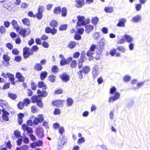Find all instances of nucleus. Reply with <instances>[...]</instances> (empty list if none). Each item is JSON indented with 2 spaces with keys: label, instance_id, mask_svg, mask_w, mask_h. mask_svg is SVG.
Here are the masks:
<instances>
[{
  "label": "nucleus",
  "instance_id": "b1692460",
  "mask_svg": "<svg viewBox=\"0 0 150 150\" xmlns=\"http://www.w3.org/2000/svg\"><path fill=\"white\" fill-rule=\"evenodd\" d=\"M124 39L128 43L131 42L132 40V38L130 36L127 35H124Z\"/></svg>",
  "mask_w": 150,
  "mask_h": 150
},
{
  "label": "nucleus",
  "instance_id": "c9c22d12",
  "mask_svg": "<svg viewBox=\"0 0 150 150\" xmlns=\"http://www.w3.org/2000/svg\"><path fill=\"white\" fill-rule=\"evenodd\" d=\"M57 22L54 20H52L50 23V25L51 27H55L57 26Z\"/></svg>",
  "mask_w": 150,
  "mask_h": 150
},
{
  "label": "nucleus",
  "instance_id": "0e129e2a",
  "mask_svg": "<svg viewBox=\"0 0 150 150\" xmlns=\"http://www.w3.org/2000/svg\"><path fill=\"white\" fill-rule=\"evenodd\" d=\"M65 59L60 60V64L61 66H64L65 64H67Z\"/></svg>",
  "mask_w": 150,
  "mask_h": 150
},
{
  "label": "nucleus",
  "instance_id": "9b49d317",
  "mask_svg": "<svg viewBox=\"0 0 150 150\" xmlns=\"http://www.w3.org/2000/svg\"><path fill=\"white\" fill-rule=\"evenodd\" d=\"M64 132V127H59V133L61 134L60 136L59 139V140H60L61 144L63 145L64 144V142H63L61 140L62 139H63V136L62 135L63 133Z\"/></svg>",
  "mask_w": 150,
  "mask_h": 150
},
{
  "label": "nucleus",
  "instance_id": "20e7f679",
  "mask_svg": "<svg viewBox=\"0 0 150 150\" xmlns=\"http://www.w3.org/2000/svg\"><path fill=\"white\" fill-rule=\"evenodd\" d=\"M44 120L43 116L42 115H39L34 119L33 123L36 125H38L39 123H42Z\"/></svg>",
  "mask_w": 150,
  "mask_h": 150
},
{
  "label": "nucleus",
  "instance_id": "8fccbe9b",
  "mask_svg": "<svg viewBox=\"0 0 150 150\" xmlns=\"http://www.w3.org/2000/svg\"><path fill=\"white\" fill-rule=\"evenodd\" d=\"M45 9V7L43 6H39L38 8V12L42 13Z\"/></svg>",
  "mask_w": 150,
  "mask_h": 150
},
{
  "label": "nucleus",
  "instance_id": "ddd939ff",
  "mask_svg": "<svg viewBox=\"0 0 150 150\" xmlns=\"http://www.w3.org/2000/svg\"><path fill=\"white\" fill-rule=\"evenodd\" d=\"M11 24L16 31L18 32L20 30V27L18 24L17 22L15 20H13L11 21Z\"/></svg>",
  "mask_w": 150,
  "mask_h": 150
},
{
  "label": "nucleus",
  "instance_id": "f03ea898",
  "mask_svg": "<svg viewBox=\"0 0 150 150\" xmlns=\"http://www.w3.org/2000/svg\"><path fill=\"white\" fill-rule=\"evenodd\" d=\"M77 18L78 21L77 23V25L78 26L84 25L90 22L89 19L87 18L86 19L83 16H78Z\"/></svg>",
  "mask_w": 150,
  "mask_h": 150
},
{
  "label": "nucleus",
  "instance_id": "ea45409f",
  "mask_svg": "<svg viewBox=\"0 0 150 150\" xmlns=\"http://www.w3.org/2000/svg\"><path fill=\"white\" fill-rule=\"evenodd\" d=\"M77 65V63L76 61L75 60H73L71 63L70 67L72 68H75L76 67Z\"/></svg>",
  "mask_w": 150,
  "mask_h": 150
},
{
  "label": "nucleus",
  "instance_id": "393cba45",
  "mask_svg": "<svg viewBox=\"0 0 150 150\" xmlns=\"http://www.w3.org/2000/svg\"><path fill=\"white\" fill-rule=\"evenodd\" d=\"M22 22L23 23L28 27H29L30 25V23L29 20L27 18H25L23 19L22 20Z\"/></svg>",
  "mask_w": 150,
  "mask_h": 150
},
{
  "label": "nucleus",
  "instance_id": "338daca9",
  "mask_svg": "<svg viewBox=\"0 0 150 150\" xmlns=\"http://www.w3.org/2000/svg\"><path fill=\"white\" fill-rule=\"evenodd\" d=\"M43 46L45 48H48L49 47V44L47 42H43L42 44Z\"/></svg>",
  "mask_w": 150,
  "mask_h": 150
},
{
  "label": "nucleus",
  "instance_id": "dca6fc26",
  "mask_svg": "<svg viewBox=\"0 0 150 150\" xmlns=\"http://www.w3.org/2000/svg\"><path fill=\"white\" fill-rule=\"evenodd\" d=\"M40 96H39V95L38 96L37 95H33L31 97V100H32V102L34 103L35 102H37L38 101H39L41 98Z\"/></svg>",
  "mask_w": 150,
  "mask_h": 150
},
{
  "label": "nucleus",
  "instance_id": "f704fd0d",
  "mask_svg": "<svg viewBox=\"0 0 150 150\" xmlns=\"http://www.w3.org/2000/svg\"><path fill=\"white\" fill-rule=\"evenodd\" d=\"M67 25L66 24L62 25H60L59 28V30L60 31H63L66 30L67 28Z\"/></svg>",
  "mask_w": 150,
  "mask_h": 150
},
{
  "label": "nucleus",
  "instance_id": "c756f323",
  "mask_svg": "<svg viewBox=\"0 0 150 150\" xmlns=\"http://www.w3.org/2000/svg\"><path fill=\"white\" fill-rule=\"evenodd\" d=\"M8 96L13 100H14L17 98V96L16 94L8 93Z\"/></svg>",
  "mask_w": 150,
  "mask_h": 150
},
{
  "label": "nucleus",
  "instance_id": "7ed1b4c3",
  "mask_svg": "<svg viewBox=\"0 0 150 150\" xmlns=\"http://www.w3.org/2000/svg\"><path fill=\"white\" fill-rule=\"evenodd\" d=\"M36 135L40 138H42L44 136V130L42 128L38 127L36 129Z\"/></svg>",
  "mask_w": 150,
  "mask_h": 150
},
{
  "label": "nucleus",
  "instance_id": "de8ad7c7",
  "mask_svg": "<svg viewBox=\"0 0 150 150\" xmlns=\"http://www.w3.org/2000/svg\"><path fill=\"white\" fill-rule=\"evenodd\" d=\"M30 100L28 98H26L24 100L23 103L25 106H27L30 103Z\"/></svg>",
  "mask_w": 150,
  "mask_h": 150
},
{
  "label": "nucleus",
  "instance_id": "6e6552de",
  "mask_svg": "<svg viewBox=\"0 0 150 150\" xmlns=\"http://www.w3.org/2000/svg\"><path fill=\"white\" fill-rule=\"evenodd\" d=\"M44 88L42 89V91L38 89L37 90V93L40 97H45L48 95L47 92Z\"/></svg>",
  "mask_w": 150,
  "mask_h": 150
},
{
  "label": "nucleus",
  "instance_id": "2f4dec72",
  "mask_svg": "<svg viewBox=\"0 0 150 150\" xmlns=\"http://www.w3.org/2000/svg\"><path fill=\"white\" fill-rule=\"evenodd\" d=\"M105 40L104 39H102L99 43V45H100V50H102L103 49V47L105 45Z\"/></svg>",
  "mask_w": 150,
  "mask_h": 150
},
{
  "label": "nucleus",
  "instance_id": "79ce46f5",
  "mask_svg": "<svg viewBox=\"0 0 150 150\" xmlns=\"http://www.w3.org/2000/svg\"><path fill=\"white\" fill-rule=\"evenodd\" d=\"M142 7V4H136L135 5V8L136 10L137 11H139Z\"/></svg>",
  "mask_w": 150,
  "mask_h": 150
},
{
  "label": "nucleus",
  "instance_id": "a878e982",
  "mask_svg": "<svg viewBox=\"0 0 150 150\" xmlns=\"http://www.w3.org/2000/svg\"><path fill=\"white\" fill-rule=\"evenodd\" d=\"M61 8L60 7L58 6L55 7L53 12L54 14H58L61 12Z\"/></svg>",
  "mask_w": 150,
  "mask_h": 150
},
{
  "label": "nucleus",
  "instance_id": "e433bc0d",
  "mask_svg": "<svg viewBox=\"0 0 150 150\" xmlns=\"http://www.w3.org/2000/svg\"><path fill=\"white\" fill-rule=\"evenodd\" d=\"M8 103L4 100L0 99V106L3 107L4 105L7 106Z\"/></svg>",
  "mask_w": 150,
  "mask_h": 150
},
{
  "label": "nucleus",
  "instance_id": "cd10ccee",
  "mask_svg": "<svg viewBox=\"0 0 150 150\" xmlns=\"http://www.w3.org/2000/svg\"><path fill=\"white\" fill-rule=\"evenodd\" d=\"M62 101L59 100H57L55 101H53L52 103V104L57 107H59V106L62 103Z\"/></svg>",
  "mask_w": 150,
  "mask_h": 150
},
{
  "label": "nucleus",
  "instance_id": "13d9d810",
  "mask_svg": "<svg viewBox=\"0 0 150 150\" xmlns=\"http://www.w3.org/2000/svg\"><path fill=\"white\" fill-rule=\"evenodd\" d=\"M36 17L38 19H41L42 17V13L38 12L36 14Z\"/></svg>",
  "mask_w": 150,
  "mask_h": 150
},
{
  "label": "nucleus",
  "instance_id": "f257e3e1",
  "mask_svg": "<svg viewBox=\"0 0 150 150\" xmlns=\"http://www.w3.org/2000/svg\"><path fill=\"white\" fill-rule=\"evenodd\" d=\"M110 93L113 94L114 93L113 96L110 97L108 100L109 103L113 102L118 100L120 98V94L118 92H116V88L115 86H112L110 89Z\"/></svg>",
  "mask_w": 150,
  "mask_h": 150
},
{
  "label": "nucleus",
  "instance_id": "473e14b6",
  "mask_svg": "<svg viewBox=\"0 0 150 150\" xmlns=\"http://www.w3.org/2000/svg\"><path fill=\"white\" fill-rule=\"evenodd\" d=\"M73 103V101L72 99L68 98L67 99V104L68 106H71Z\"/></svg>",
  "mask_w": 150,
  "mask_h": 150
},
{
  "label": "nucleus",
  "instance_id": "5701e85b",
  "mask_svg": "<svg viewBox=\"0 0 150 150\" xmlns=\"http://www.w3.org/2000/svg\"><path fill=\"white\" fill-rule=\"evenodd\" d=\"M61 12L62 17H65L67 15V10L66 7H63L62 8V10H61Z\"/></svg>",
  "mask_w": 150,
  "mask_h": 150
},
{
  "label": "nucleus",
  "instance_id": "4c0bfd02",
  "mask_svg": "<svg viewBox=\"0 0 150 150\" xmlns=\"http://www.w3.org/2000/svg\"><path fill=\"white\" fill-rule=\"evenodd\" d=\"M3 58L5 61L9 63L8 62L10 60V57L8 55L4 54L3 56Z\"/></svg>",
  "mask_w": 150,
  "mask_h": 150
},
{
  "label": "nucleus",
  "instance_id": "39448f33",
  "mask_svg": "<svg viewBox=\"0 0 150 150\" xmlns=\"http://www.w3.org/2000/svg\"><path fill=\"white\" fill-rule=\"evenodd\" d=\"M28 30H27L25 28H21L19 33L20 35H22V36L24 38L26 36L28 35L30 33V31L29 29H28Z\"/></svg>",
  "mask_w": 150,
  "mask_h": 150
},
{
  "label": "nucleus",
  "instance_id": "0eeeda50",
  "mask_svg": "<svg viewBox=\"0 0 150 150\" xmlns=\"http://www.w3.org/2000/svg\"><path fill=\"white\" fill-rule=\"evenodd\" d=\"M23 130L24 131H26L28 133H33V130L31 127H28L26 124H23L22 126Z\"/></svg>",
  "mask_w": 150,
  "mask_h": 150
},
{
  "label": "nucleus",
  "instance_id": "680f3d73",
  "mask_svg": "<svg viewBox=\"0 0 150 150\" xmlns=\"http://www.w3.org/2000/svg\"><path fill=\"white\" fill-rule=\"evenodd\" d=\"M144 82H141L137 83V87H136V89H138L139 88L142 87L144 84Z\"/></svg>",
  "mask_w": 150,
  "mask_h": 150
},
{
  "label": "nucleus",
  "instance_id": "49530a36",
  "mask_svg": "<svg viewBox=\"0 0 150 150\" xmlns=\"http://www.w3.org/2000/svg\"><path fill=\"white\" fill-rule=\"evenodd\" d=\"M59 70V69L56 65H54L52 68V71L54 73L57 72Z\"/></svg>",
  "mask_w": 150,
  "mask_h": 150
},
{
  "label": "nucleus",
  "instance_id": "1a4fd4ad",
  "mask_svg": "<svg viewBox=\"0 0 150 150\" xmlns=\"http://www.w3.org/2000/svg\"><path fill=\"white\" fill-rule=\"evenodd\" d=\"M2 111L3 119L6 121H8L9 120L8 115H9V113L4 109L2 110Z\"/></svg>",
  "mask_w": 150,
  "mask_h": 150
},
{
  "label": "nucleus",
  "instance_id": "864d4df0",
  "mask_svg": "<svg viewBox=\"0 0 150 150\" xmlns=\"http://www.w3.org/2000/svg\"><path fill=\"white\" fill-rule=\"evenodd\" d=\"M6 47L9 49L11 50L13 48V46L10 43H8L6 44Z\"/></svg>",
  "mask_w": 150,
  "mask_h": 150
},
{
  "label": "nucleus",
  "instance_id": "052dcab7",
  "mask_svg": "<svg viewBox=\"0 0 150 150\" xmlns=\"http://www.w3.org/2000/svg\"><path fill=\"white\" fill-rule=\"evenodd\" d=\"M55 76L53 75H51L49 77V80L52 82H54L55 81Z\"/></svg>",
  "mask_w": 150,
  "mask_h": 150
},
{
  "label": "nucleus",
  "instance_id": "4468645a",
  "mask_svg": "<svg viewBox=\"0 0 150 150\" xmlns=\"http://www.w3.org/2000/svg\"><path fill=\"white\" fill-rule=\"evenodd\" d=\"M16 77L18 79L19 81L21 82H23L24 81V77L22 74L19 72H17L16 74Z\"/></svg>",
  "mask_w": 150,
  "mask_h": 150
},
{
  "label": "nucleus",
  "instance_id": "37998d69",
  "mask_svg": "<svg viewBox=\"0 0 150 150\" xmlns=\"http://www.w3.org/2000/svg\"><path fill=\"white\" fill-rule=\"evenodd\" d=\"M117 49L119 51L122 52H124L125 51L126 49L125 48L122 46H118L117 47Z\"/></svg>",
  "mask_w": 150,
  "mask_h": 150
},
{
  "label": "nucleus",
  "instance_id": "f8f14e48",
  "mask_svg": "<svg viewBox=\"0 0 150 150\" xmlns=\"http://www.w3.org/2000/svg\"><path fill=\"white\" fill-rule=\"evenodd\" d=\"M126 22V19L122 18L119 20V21L117 25V26L120 27H125V23Z\"/></svg>",
  "mask_w": 150,
  "mask_h": 150
},
{
  "label": "nucleus",
  "instance_id": "412c9836",
  "mask_svg": "<svg viewBox=\"0 0 150 150\" xmlns=\"http://www.w3.org/2000/svg\"><path fill=\"white\" fill-rule=\"evenodd\" d=\"M85 27L86 28V31L88 33H89L91 31H92L94 28L93 26L91 25L85 26Z\"/></svg>",
  "mask_w": 150,
  "mask_h": 150
},
{
  "label": "nucleus",
  "instance_id": "603ef678",
  "mask_svg": "<svg viewBox=\"0 0 150 150\" xmlns=\"http://www.w3.org/2000/svg\"><path fill=\"white\" fill-rule=\"evenodd\" d=\"M37 103V105L41 108H42L43 107V103L41 101V99Z\"/></svg>",
  "mask_w": 150,
  "mask_h": 150
},
{
  "label": "nucleus",
  "instance_id": "e2e57ef3",
  "mask_svg": "<svg viewBox=\"0 0 150 150\" xmlns=\"http://www.w3.org/2000/svg\"><path fill=\"white\" fill-rule=\"evenodd\" d=\"M131 79V77L128 75H126L123 78V80L125 81H129Z\"/></svg>",
  "mask_w": 150,
  "mask_h": 150
},
{
  "label": "nucleus",
  "instance_id": "6e6d98bb",
  "mask_svg": "<svg viewBox=\"0 0 150 150\" xmlns=\"http://www.w3.org/2000/svg\"><path fill=\"white\" fill-rule=\"evenodd\" d=\"M7 75L10 80L15 79L14 76L13 74L9 73H7Z\"/></svg>",
  "mask_w": 150,
  "mask_h": 150
},
{
  "label": "nucleus",
  "instance_id": "c03bdc74",
  "mask_svg": "<svg viewBox=\"0 0 150 150\" xmlns=\"http://www.w3.org/2000/svg\"><path fill=\"white\" fill-rule=\"evenodd\" d=\"M28 4L27 3L24 2L22 3L21 5V8L23 9L27 8H28Z\"/></svg>",
  "mask_w": 150,
  "mask_h": 150
},
{
  "label": "nucleus",
  "instance_id": "a211bd4d",
  "mask_svg": "<svg viewBox=\"0 0 150 150\" xmlns=\"http://www.w3.org/2000/svg\"><path fill=\"white\" fill-rule=\"evenodd\" d=\"M141 18V16L140 15H137L133 17L132 20L134 22L137 23L140 21Z\"/></svg>",
  "mask_w": 150,
  "mask_h": 150
},
{
  "label": "nucleus",
  "instance_id": "2eb2a0df",
  "mask_svg": "<svg viewBox=\"0 0 150 150\" xmlns=\"http://www.w3.org/2000/svg\"><path fill=\"white\" fill-rule=\"evenodd\" d=\"M29 48L27 47H24L23 49V55L25 59H26L27 55L29 52Z\"/></svg>",
  "mask_w": 150,
  "mask_h": 150
},
{
  "label": "nucleus",
  "instance_id": "a18cd8bd",
  "mask_svg": "<svg viewBox=\"0 0 150 150\" xmlns=\"http://www.w3.org/2000/svg\"><path fill=\"white\" fill-rule=\"evenodd\" d=\"M24 105L22 102H20L18 104L17 106L18 108L20 109H23L24 107Z\"/></svg>",
  "mask_w": 150,
  "mask_h": 150
},
{
  "label": "nucleus",
  "instance_id": "c85d7f7f",
  "mask_svg": "<svg viewBox=\"0 0 150 150\" xmlns=\"http://www.w3.org/2000/svg\"><path fill=\"white\" fill-rule=\"evenodd\" d=\"M76 45V43L74 41H70L69 43L68 47L70 48H73Z\"/></svg>",
  "mask_w": 150,
  "mask_h": 150
},
{
  "label": "nucleus",
  "instance_id": "58836bf2",
  "mask_svg": "<svg viewBox=\"0 0 150 150\" xmlns=\"http://www.w3.org/2000/svg\"><path fill=\"white\" fill-rule=\"evenodd\" d=\"M30 85L31 87L33 90L35 91L36 89L37 88V85L34 82H31Z\"/></svg>",
  "mask_w": 150,
  "mask_h": 150
},
{
  "label": "nucleus",
  "instance_id": "09e8293b",
  "mask_svg": "<svg viewBox=\"0 0 150 150\" xmlns=\"http://www.w3.org/2000/svg\"><path fill=\"white\" fill-rule=\"evenodd\" d=\"M38 49V47L37 45H34L32 47L31 50L32 51L37 52Z\"/></svg>",
  "mask_w": 150,
  "mask_h": 150
},
{
  "label": "nucleus",
  "instance_id": "5fc2aeb1",
  "mask_svg": "<svg viewBox=\"0 0 150 150\" xmlns=\"http://www.w3.org/2000/svg\"><path fill=\"white\" fill-rule=\"evenodd\" d=\"M37 109V107L35 105H33L31 107V111L33 113H36Z\"/></svg>",
  "mask_w": 150,
  "mask_h": 150
},
{
  "label": "nucleus",
  "instance_id": "f3484780",
  "mask_svg": "<svg viewBox=\"0 0 150 150\" xmlns=\"http://www.w3.org/2000/svg\"><path fill=\"white\" fill-rule=\"evenodd\" d=\"M43 68L42 65L39 63H36L34 66V69L37 71H41Z\"/></svg>",
  "mask_w": 150,
  "mask_h": 150
},
{
  "label": "nucleus",
  "instance_id": "4d7b16f0",
  "mask_svg": "<svg viewBox=\"0 0 150 150\" xmlns=\"http://www.w3.org/2000/svg\"><path fill=\"white\" fill-rule=\"evenodd\" d=\"M12 53L15 55H17L19 53V52L16 48H14L12 50Z\"/></svg>",
  "mask_w": 150,
  "mask_h": 150
},
{
  "label": "nucleus",
  "instance_id": "7c9ffc66",
  "mask_svg": "<svg viewBox=\"0 0 150 150\" xmlns=\"http://www.w3.org/2000/svg\"><path fill=\"white\" fill-rule=\"evenodd\" d=\"M82 71L84 73L87 74L90 71V68L88 66H85L83 67Z\"/></svg>",
  "mask_w": 150,
  "mask_h": 150
},
{
  "label": "nucleus",
  "instance_id": "9d476101",
  "mask_svg": "<svg viewBox=\"0 0 150 150\" xmlns=\"http://www.w3.org/2000/svg\"><path fill=\"white\" fill-rule=\"evenodd\" d=\"M60 78L64 82L68 81L70 79L69 75L66 73L61 74L60 75Z\"/></svg>",
  "mask_w": 150,
  "mask_h": 150
},
{
  "label": "nucleus",
  "instance_id": "423d86ee",
  "mask_svg": "<svg viewBox=\"0 0 150 150\" xmlns=\"http://www.w3.org/2000/svg\"><path fill=\"white\" fill-rule=\"evenodd\" d=\"M98 67L97 65H95L93 68L92 74L93 75V78L95 79H96L98 76L99 73L98 71Z\"/></svg>",
  "mask_w": 150,
  "mask_h": 150
},
{
  "label": "nucleus",
  "instance_id": "4be33fe9",
  "mask_svg": "<svg viewBox=\"0 0 150 150\" xmlns=\"http://www.w3.org/2000/svg\"><path fill=\"white\" fill-rule=\"evenodd\" d=\"M82 1H83L82 0H76V2L77 4L75 5L76 7L78 8L81 7L84 4V3Z\"/></svg>",
  "mask_w": 150,
  "mask_h": 150
},
{
  "label": "nucleus",
  "instance_id": "72a5a7b5",
  "mask_svg": "<svg viewBox=\"0 0 150 150\" xmlns=\"http://www.w3.org/2000/svg\"><path fill=\"white\" fill-rule=\"evenodd\" d=\"M98 18L97 17L93 18L91 20V22L94 25H96L98 21Z\"/></svg>",
  "mask_w": 150,
  "mask_h": 150
},
{
  "label": "nucleus",
  "instance_id": "bb28decb",
  "mask_svg": "<svg viewBox=\"0 0 150 150\" xmlns=\"http://www.w3.org/2000/svg\"><path fill=\"white\" fill-rule=\"evenodd\" d=\"M104 10L107 13H111L113 11V8L112 7H106L105 8Z\"/></svg>",
  "mask_w": 150,
  "mask_h": 150
},
{
  "label": "nucleus",
  "instance_id": "a19ab883",
  "mask_svg": "<svg viewBox=\"0 0 150 150\" xmlns=\"http://www.w3.org/2000/svg\"><path fill=\"white\" fill-rule=\"evenodd\" d=\"M14 134L17 138H19L21 136V133L18 130H16L14 131Z\"/></svg>",
  "mask_w": 150,
  "mask_h": 150
},
{
  "label": "nucleus",
  "instance_id": "bf43d9fd",
  "mask_svg": "<svg viewBox=\"0 0 150 150\" xmlns=\"http://www.w3.org/2000/svg\"><path fill=\"white\" fill-rule=\"evenodd\" d=\"M14 59L16 61L19 62L21 61V57L20 56L18 55L15 57Z\"/></svg>",
  "mask_w": 150,
  "mask_h": 150
},
{
  "label": "nucleus",
  "instance_id": "774afa93",
  "mask_svg": "<svg viewBox=\"0 0 150 150\" xmlns=\"http://www.w3.org/2000/svg\"><path fill=\"white\" fill-rule=\"evenodd\" d=\"M80 55V53L77 52L74 53L73 55V57L74 58H76L78 57Z\"/></svg>",
  "mask_w": 150,
  "mask_h": 150
},
{
  "label": "nucleus",
  "instance_id": "aec40b11",
  "mask_svg": "<svg viewBox=\"0 0 150 150\" xmlns=\"http://www.w3.org/2000/svg\"><path fill=\"white\" fill-rule=\"evenodd\" d=\"M38 86L39 88L43 87V88L45 89H46L47 88L46 84H45L44 82L42 81L39 82L38 84Z\"/></svg>",
  "mask_w": 150,
  "mask_h": 150
},
{
  "label": "nucleus",
  "instance_id": "3c124183",
  "mask_svg": "<svg viewBox=\"0 0 150 150\" xmlns=\"http://www.w3.org/2000/svg\"><path fill=\"white\" fill-rule=\"evenodd\" d=\"M6 31V29L5 27L3 26H1L0 28V33L2 34H4L5 33Z\"/></svg>",
  "mask_w": 150,
  "mask_h": 150
},
{
  "label": "nucleus",
  "instance_id": "69168bd1",
  "mask_svg": "<svg viewBox=\"0 0 150 150\" xmlns=\"http://www.w3.org/2000/svg\"><path fill=\"white\" fill-rule=\"evenodd\" d=\"M85 141V140L84 138L82 137L78 139V143L79 144H80L84 142Z\"/></svg>",
  "mask_w": 150,
  "mask_h": 150
},
{
  "label": "nucleus",
  "instance_id": "6ab92c4d",
  "mask_svg": "<svg viewBox=\"0 0 150 150\" xmlns=\"http://www.w3.org/2000/svg\"><path fill=\"white\" fill-rule=\"evenodd\" d=\"M47 74L48 73L46 71H42L40 75L41 79L43 81L47 76Z\"/></svg>",
  "mask_w": 150,
  "mask_h": 150
}]
</instances>
